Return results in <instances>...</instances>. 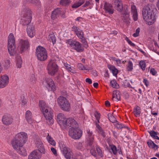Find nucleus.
I'll list each match as a JSON object with an SVG mask.
<instances>
[{"label": "nucleus", "instance_id": "5fc2aeb1", "mask_svg": "<svg viewBox=\"0 0 159 159\" xmlns=\"http://www.w3.org/2000/svg\"><path fill=\"white\" fill-rule=\"evenodd\" d=\"M109 120L112 123H116L117 121L115 118L113 116H111L110 117H109Z\"/></svg>", "mask_w": 159, "mask_h": 159}, {"label": "nucleus", "instance_id": "c756f323", "mask_svg": "<svg viewBox=\"0 0 159 159\" xmlns=\"http://www.w3.org/2000/svg\"><path fill=\"white\" fill-rule=\"evenodd\" d=\"M112 98L115 101H118L120 100V92L118 91H114L113 93Z\"/></svg>", "mask_w": 159, "mask_h": 159}, {"label": "nucleus", "instance_id": "13d9d810", "mask_svg": "<svg viewBox=\"0 0 159 159\" xmlns=\"http://www.w3.org/2000/svg\"><path fill=\"white\" fill-rule=\"evenodd\" d=\"M123 85L125 87H130V86L129 83L126 80H125L123 83Z\"/></svg>", "mask_w": 159, "mask_h": 159}, {"label": "nucleus", "instance_id": "1a4fd4ad", "mask_svg": "<svg viewBox=\"0 0 159 159\" xmlns=\"http://www.w3.org/2000/svg\"><path fill=\"white\" fill-rule=\"evenodd\" d=\"M35 53L38 59L40 61H44L47 58V53L46 50L43 47H38L36 48Z\"/></svg>", "mask_w": 159, "mask_h": 159}, {"label": "nucleus", "instance_id": "f3484780", "mask_svg": "<svg viewBox=\"0 0 159 159\" xmlns=\"http://www.w3.org/2000/svg\"><path fill=\"white\" fill-rule=\"evenodd\" d=\"M86 132V139L88 143L89 146H91L93 144L94 140L92 131L89 129H87Z\"/></svg>", "mask_w": 159, "mask_h": 159}, {"label": "nucleus", "instance_id": "603ef678", "mask_svg": "<svg viewBox=\"0 0 159 159\" xmlns=\"http://www.w3.org/2000/svg\"><path fill=\"white\" fill-rule=\"evenodd\" d=\"M131 12L132 14L137 13L136 7L134 5L131 6Z\"/></svg>", "mask_w": 159, "mask_h": 159}, {"label": "nucleus", "instance_id": "0e129e2a", "mask_svg": "<svg viewBox=\"0 0 159 159\" xmlns=\"http://www.w3.org/2000/svg\"><path fill=\"white\" fill-rule=\"evenodd\" d=\"M143 82L147 87L148 86L149 83V82L148 80L146 79H143Z\"/></svg>", "mask_w": 159, "mask_h": 159}, {"label": "nucleus", "instance_id": "6e6552de", "mask_svg": "<svg viewBox=\"0 0 159 159\" xmlns=\"http://www.w3.org/2000/svg\"><path fill=\"white\" fill-rule=\"evenodd\" d=\"M82 130L78 128V127H71L69 129V135L74 139H79L82 136Z\"/></svg>", "mask_w": 159, "mask_h": 159}, {"label": "nucleus", "instance_id": "de8ad7c7", "mask_svg": "<svg viewBox=\"0 0 159 159\" xmlns=\"http://www.w3.org/2000/svg\"><path fill=\"white\" fill-rule=\"evenodd\" d=\"M139 66L143 70H145L146 64L144 61H140L139 62Z\"/></svg>", "mask_w": 159, "mask_h": 159}, {"label": "nucleus", "instance_id": "4468645a", "mask_svg": "<svg viewBox=\"0 0 159 159\" xmlns=\"http://www.w3.org/2000/svg\"><path fill=\"white\" fill-rule=\"evenodd\" d=\"M66 124V126H62V128H66L67 126H69L74 128L75 127H78V125L77 123L75 120L72 118H70L66 119L65 122Z\"/></svg>", "mask_w": 159, "mask_h": 159}, {"label": "nucleus", "instance_id": "aec40b11", "mask_svg": "<svg viewBox=\"0 0 159 159\" xmlns=\"http://www.w3.org/2000/svg\"><path fill=\"white\" fill-rule=\"evenodd\" d=\"M35 144L38 148L37 150H38L40 153L44 154L45 151L43 144L41 140L40 139H38L36 141Z\"/></svg>", "mask_w": 159, "mask_h": 159}, {"label": "nucleus", "instance_id": "0eeeda50", "mask_svg": "<svg viewBox=\"0 0 159 159\" xmlns=\"http://www.w3.org/2000/svg\"><path fill=\"white\" fill-rule=\"evenodd\" d=\"M66 43L69 44L73 49L78 52H82L84 50L82 44L79 42L71 39H69L66 41Z\"/></svg>", "mask_w": 159, "mask_h": 159}, {"label": "nucleus", "instance_id": "4c0bfd02", "mask_svg": "<svg viewBox=\"0 0 159 159\" xmlns=\"http://www.w3.org/2000/svg\"><path fill=\"white\" fill-rule=\"evenodd\" d=\"M70 2V0H61L60 4L62 6H66L69 5Z\"/></svg>", "mask_w": 159, "mask_h": 159}, {"label": "nucleus", "instance_id": "bb28decb", "mask_svg": "<svg viewBox=\"0 0 159 159\" xmlns=\"http://www.w3.org/2000/svg\"><path fill=\"white\" fill-rule=\"evenodd\" d=\"M107 66L108 69L111 71L113 75L114 76H116L118 73V70L114 66L111 65H108Z\"/></svg>", "mask_w": 159, "mask_h": 159}, {"label": "nucleus", "instance_id": "37998d69", "mask_svg": "<svg viewBox=\"0 0 159 159\" xmlns=\"http://www.w3.org/2000/svg\"><path fill=\"white\" fill-rule=\"evenodd\" d=\"M31 3L39 7L41 6V2L39 0H32Z\"/></svg>", "mask_w": 159, "mask_h": 159}, {"label": "nucleus", "instance_id": "20e7f679", "mask_svg": "<svg viewBox=\"0 0 159 159\" xmlns=\"http://www.w3.org/2000/svg\"><path fill=\"white\" fill-rule=\"evenodd\" d=\"M11 144L13 148L16 150L18 153L23 156L27 155L26 150L23 147L24 143L20 140L14 138L12 141Z\"/></svg>", "mask_w": 159, "mask_h": 159}, {"label": "nucleus", "instance_id": "8fccbe9b", "mask_svg": "<svg viewBox=\"0 0 159 159\" xmlns=\"http://www.w3.org/2000/svg\"><path fill=\"white\" fill-rule=\"evenodd\" d=\"M77 67L79 69L81 70H88L84 67L83 65L80 63L78 64Z\"/></svg>", "mask_w": 159, "mask_h": 159}, {"label": "nucleus", "instance_id": "423d86ee", "mask_svg": "<svg viewBox=\"0 0 159 159\" xmlns=\"http://www.w3.org/2000/svg\"><path fill=\"white\" fill-rule=\"evenodd\" d=\"M57 101L59 107L63 111H68L70 110V104L65 97L60 96L57 99Z\"/></svg>", "mask_w": 159, "mask_h": 159}, {"label": "nucleus", "instance_id": "69168bd1", "mask_svg": "<svg viewBox=\"0 0 159 159\" xmlns=\"http://www.w3.org/2000/svg\"><path fill=\"white\" fill-rule=\"evenodd\" d=\"M85 81L87 83H88L89 84L92 83V81L89 78H87L85 80Z\"/></svg>", "mask_w": 159, "mask_h": 159}, {"label": "nucleus", "instance_id": "680f3d73", "mask_svg": "<svg viewBox=\"0 0 159 159\" xmlns=\"http://www.w3.org/2000/svg\"><path fill=\"white\" fill-rule=\"evenodd\" d=\"M150 73L153 75H154L157 73L156 71L155 70L154 68H151L150 70Z\"/></svg>", "mask_w": 159, "mask_h": 159}, {"label": "nucleus", "instance_id": "72a5a7b5", "mask_svg": "<svg viewBox=\"0 0 159 159\" xmlns=\"http://www.w3.org/2000/svg\"><path fill=\"white\" fill-rule=\"evenodd\" d=\"M64 66L65 68L69 72H70L72 73H75V71L73 69H72L71 66L67 64V63H64Z\"/></svg>", "mask_w": 159, "mask_h": 159}, {"label": "nucleus", "instance_id": "2eb2a0df", "mask_svg": "<svg viewBox=\"0 0 159 159\" xmlns=\"http://www.w3.org/2000/svg\"><path fill=\"white\" fill-rule=\"evenodd\" d=\"M9 78L6 75L2 76L0 78V88H3L7 86L9 83Z\"/></svg>", "mask_w": 159, "mask_h": 159}, {"label": "nucleus", "instance_id": "f8f14e48", "mask_svg": "<svg viewBox=\"0 0 159 159\" xmlns=\"http://www.w3.org/2000/svg\"><path fill=\"white\" fill-rule=\"evenodd\" d=\"M60 16L63 18L65 17L64 12L61 11L60 8H57L52 12L51 15V18L53 20H55Z\"/></svg>", "mask_w": 159, "mask_h": 159}, {"label": "nucleus", "instance_id": "7c9ffc66", "mask_svg": "<svg viewBox=\"0 0 159 159\" xmlns=\"http://www.w3.org/2000/svg\"><path fill=\"white\" fill-rule=\"evenodd\" d=\"M147 144L148 147L150 148L153 149L155 150L158 149V146L155 144L153 141L151 140H149L147 142Z\"/></svg>", "mask_w": 159, "mask_h": 159}, {"label": "nucleus", "instance_id": "e2e57ef3", "mask_svg": "<svg viewBox=\"0 0 159 159\" xmlns=\"http://www.w3.org/2000/svg\"><path fill=\"white\" fill-rule=\"evenodd\" d=\"M26 103V99H25L24 98H21V103L22 105H25Z\"/></svg>", "mask_w": 159, "mask_h": 159}, {"label": "nucleus", "instance_id": "79ce46f5", "mask_svg": "<svg viewBox=\"0 0 159 159\" xmlns=\"http://www.w3.org/2000/svg\"><path fill=\"white\" fill-rule=\"evenodd\" d=\"M139 107H137V108L134 110V113L136 117H139L140 116V111Z\"/></svg>", "mask_w": 159, "mask_h": 159}, {"label": "nucleus", "instance_id": "a19ab883", "mask_svg": "<svg viewBox=\"0 0 159 159\" xmlns=\"http://www.w3.org/2000/svg\"><path fill=\"white\" fill-rule=\"evenodd\" d=\"M110 83L112 87L113 88H115L116 89H118L119 88V84H117L116 81L115 80L111 81Z\"/></svg>", "mask_w": 159, "mask_h": 159}, {"label": "nucleus", "instance_id": "9b49d317", "mask_svg": "<svg viewBox=\"0 0 159 159\" xmlns=\"http://www.w3.org/2000/svg\"><path fill=\"white\" fill-rule=\"evenodd\" d=\"M43 84L49 91H54L55 89V86L53 81L50 78H46L43 82Z\"/></svg>", "mask_w": 159, "mask_h": 159}, {"label": "nucleus", "instance_id": "e433bc0d", "mask_svg": "<svg viewBox=\"0 0 159 159\" xmlns=\"http://www.w3.org/2000/svg\"><path fill=\"white\" fill-rule=\"evenodd\" d=\"M16 66L18 68H20L22 66V61L21 57L18 56L16 58Z\"/></svg>", "mask_w": 159, "mask_h": 159}, {"label": "nucleus", "instance_id": "49530a36", "mask_svg": "<svg viewBox=\"0 0 159 159\" xmlns=\"http://www.w3.org/2000/svg\"><path fill=\"white\" fill-rule=\"evenodd\" d=\"M96 149L98 156H99L100 157H102L103 156V155L101 150L98 147H96Z\"/></svg>", "mask_w": 159, "mask_h": 159}, {"label": "nucleus", "instance_id": "f257e3e1", "mask_svg": "<svg viewBox=\"0 0 159 159\" xmlns=\"http://www.w3.org/2000/svg\"><path fill=\"white\" fill-rule=\"evenodd\" d=\"M157 11L154 5L148 4L144 6L142 10V15L144 20L148 25L153 24L156 20V13Z\"/></svg>", "mask_w": 159, "mask_h": 159}, {"label": "nucleus", "instance_id": "dca6fc26", "mask_svg": "<svg viewBox=\"0 0 159 159\" xmlns=\"http://www.w3.org/2000/svg\"><path fill=\"white\" fill-rule=\"evenodd\" d=\"M15 138L20 140L21 142L25 144L27 140V134L24 132H21L17 134Z\"/></svg>", "mask_w": 159, "mask_h": 159}, {"label": "nucleus", "instance_id": "a211bd4d", "mask_svg": "<svg viewBox=\"0 0 159 159\" xmlns=\"http://www.w3.org/2000/svg\"><path fill=\"white\" fill-rule=\"evenodd\" d=\"M28 25L26 29L27 34L30 37L32 38L35 35V33L34 26L32 24H30Z\"/></svg>", "mask_w": 159, "mask_h": 159}, {"label": "nucleus", "instance_id": "3c124183", "mask_svg": "<svg viewBox=\"0 0 159 159\" xmlns=\"http://www.w3.org/2000/svg\"><path fill=\"white\" fill-rule=\"evenodd\" d=\"M80 39H81V42L83 44L84 47L85 48H87L88 47V45L86 39H85L84 37L83 38Z\"/></svg>", "mask_w": 159, "mask_h": 159}, {"label": "nucleus", "instance_id": "58836bf2", "mask_svg": "<svg viewBox=\"0 0 159 159\" xmlns=\"http://www.w3.org/2000/svg\"><path fill=\"white\" fill-rule=\"evenodd\" d=\"M150 136L153 138L159 140V137L157 135V133L154 131L148 132Z\"/></svg>", "mask_w": 159, "mask_h": 159}, {"label": "nucleus", "instance_id": "a878e982", "mask_svg": "<svg viewBox=\"0 0 159 159\" xmlns=\"http://www.w3.org/2000/svg\"><path fill=\"white\" fill-rule=\"evenodd\" d=\"M72 29L80 39L83 38V37H84V33L82 30L75 26H73L72 27Z\"/></svg>", "mask_w": 159, "mask_h": 159}, {"label": "nucleus", "instance_id": "412c9836", "mask_svg": "<svg viewBox=\"0 0 159 159\" xmlns=\"http://www.w3.org/2000/svg\"><path fill=\"white\" fill-rule=\"evenodd\" d=\"M20 51L24 52L29 47L30 45L28 40H21L20 42Z\"/></svg>", "mask_w": 159, "mask_h": 159}, {"label": "nucleus", "instance_id": "f704fd0d", "mask_svg": "<svg viewBox=\"0 0 159 159\" xmlns=\"http://www.w3.org/2000/svg\"><path fill=\"white\" fill-rule=\"evenodd\" d=\"M129 15L127 13H124L122 16V19L124 22L128 24L129 22Z\"/></svg>", "mask_w": 159, "mask_h": 159}, {"label": "nucleus", "instance_id": "09e8293b", "mask_svg": "<svg viewBox=\"0 0 159 159\" xmlns=\"http://www.w3.org/2000/svg\"><path fill=\"white\" fill-rule=\"evenodd\" d=\"M110 147L114 155H116L117 153L116 147L113 145H110Z\"/></svg>", "mask_w": 159, "mask_h": 159}, {"label": "nucleus", "instance_id": "4be33fe9", "mask_svg": "<svg viewBox=\"0 0 159 159\" xmlns=\"http://www.w3.org/2000/svg\"><path fill=\"white\" fill-rule=\"evenodd\" d=\"M104 8L106 12L110 14H112L114 13V9L112 5L107 2H105L104 3Z\"/></svg>", "mask_w": 159, "mask_h": 159}, {"label": "nucleus", "instance_id": "ddd939ff", "mask_svg": "<svg viewBox=\"0 0 159 159\" xmlns=\"http://www.w3.org/2000/svg\"><path fill=\"white\" fill-rule=\"evenodd\" d=\"M60 148L65 158L66 159H70L72 153L70 149L64 144L60 146Z\"/></svg>", "mask_w": 159, "mask_h": 159}, {"label": "nucleus", "instance_id": "393cba45", "mask_svg": "<svg viewBox=\"0 0 159 159\" xmlns=\"http://www.w3.org/2000/svg\"><path fill=\"white\" fill-rule=\"evenodd\" d=\"M115 7L116 10L121 12L123 10V5L121 0H114Z\"/></svg>", "mask_w": 159, "mask_h": 159}, {"label": "nucleus", "instance_id": "cd10ccee", "mask_svg": "<svg viewBox=\"0 0 159 159\" xmlns=\"http://www.w3.org/2000/svg\"><path fill=\"white\" fill-rule=\"evenodd\" d=\"M32 114L31 112L29 110L27 111L25 114V118L27 121L30 124L32 123Z\"/></svg>", "mask_w": 159, "mask_h": 159}, {"label": "nucleus", "instance_id": "c9c22d12", "mask_svg": "<svg viewBox=\"0 0 159 159\" xmlns=\"http://www.w3.org/2000/svg\"><path fill=\"white\" fill-rule=\"evenodd\" d=\"M47 139L48 143L51 145L55 146L56 145V142L52 138L49 134H48V136L46 137Z\"/></svg>", "mask_w": 159, "mask_h": 159}, {"label": "nucleus", "instance_id": "6ab92c4d", "mask_svg": "<svg viewBox=\"0 0 159 159\" xmlns=\"http://www.w3.org/2000/svg\"><path fill=\"white\" fill-rule=\"evenodd\" d=\"M57 120L58 124L61 128L63 126H66V124L65 122L66 119L65 117L64 114L61 113L59 114L57 116Z\"/></svg>", "mask_w": 159, "mask_h": 159}, {"label": "nucleus", "instance_id": "7ed1b4c3", "mask_svg": "<svg viewBox=\"0 0 159 159\" xmlns=\"http://www.w3.org/2000/svg\"><path fill=\"white\" fill-rule=\"evenodd\" d=\"M22 13L23 16L20 21L22 24L23 25L30 24L32 18V12L28 7H25L22 10Z\"/></svg>", "mask_w": 159, "mask_h": 159}, {"label": "nucleus", "instance_id": "774afa93", "mask_svg": "<svg viewBox=\"0 0 159 159\" xmlns=\"http://www.w3.org/2000/svg\"><path fill=\"white\" fill-rule=\"evenodd\" d=\"M74 159H82V156L80 155L76 156Z\"/></svg>", "mask_w": 159, "mask_h": 159}, {"label": "nucleus", "instance_id": "9d476101", "mask_svg": "<svg viewBox=\"0 0 159 159\" xmlns=\"http://www.w3.org/2000/svg\"><path fill=\"white\" fill-rule=\"evenodd\" d=\"M58 69V67L56 62V61L51 60L48 65V73L51 75H53L57 71Z\"/></svg>", "mask_w": 159, "mask_h": 159}, {"label": "nucleus", "instance_id": "473e14b6", "mask_svg": "<svg viewBox=\"0 0 159 159\" xmlns=\"http://www.w3.org/2000/svg\"><path fill=\"white\" fill-rule=\"evenodd\" d=\"M84 1V0H79L78 2L73 4L71 7L72 8H77L83 4Z\"/></svg>", "mask_w": 159, "mask_h": 159}, {"label": "nucleus", "instance_id": "338daca9", "mask_svg": "<svg viewBox=\"0 0 159 159\" xmlns=\"http://www.w3.org/2000/svg\"><path fill=\"white\" fill-rule=\"evenodd\" d=\"M128 43L131 46L134 47L135 46V44L131 42L130 40L128 42Z\"/></svg>", "mask_w": 159, "mask_h": 159}, {"label": "nucleus", "instance_id": "4d7b16f0", "mask_svg": "<svg viewBox=\"0 0 159 159\" xmlns=\"http://www.w3.org/2000/svg\"><path fill=\"white\" fill-rule=\"evenodd\" d=\"M139 32L140 29L138 28L136 30V33L133 34V36L134 37H136L138 36Z\"/></svg>", "mask_w": 159, "mask_h": 159}, {"label": "nucleus", "instance_id": "052dcab7", "mask_svg": "<svg viewBox=\"0 0 159 159\" xmlns=\"http://www.w3.org/2000/svg\"><path fill=\"white\" fill-rule=\"evenodd\" d=\"M51 150L52 152L53 153V154L54 155L57 156V150L55 149L53 147H52L51 148Z\"/></svg>", "mask_w": 159, "mask_h": 159}, {"label": "nucleus", "instance_id": "ea45409f", "mask_svg": "<svg viewBox=\"0 0 159 159\" xmlns=\"http://www.w3.org/2000/svg\"><path fill=\"white\" fill-rule=\"evenodd\" d=\"M3 64L5 69H8L10 67L11 61L7 59L5 60Z\"/></svg>", "mask_w": 159, "mask_h": 159}, {"label": "nucleus", "instance_id": "a18cd8bd", "mask_svg": "<svg viewBox=\"0 0 159 159\" xmlns=\"http://www.w3.org/2000/svg\"><path fill=\"white\" fill-rule=\"evenodd\" d=\"M115 126L118 129H121L125 127L124 125L120 123L118 121L115 124Z\"/></svg>", "mask_w": 159, "mask_h": 159}, {"label": "nucleus", "instance_id": "5701e85b", "mask_svg": "<svg viewBox=\"0 0 159 159\" xmlns=\"http://www.w3.org/2000/svg\"><path fill=\"white\" fill-rule=\"evenodd\" d=\"M2 121L5 125H10L12 122L13 119L9 115H5L3 116Z\"/></svg>", "mask_w": 159, "mask_h": 159}, {"label": "nucleus", "instance_id": "bf43d9fd", "mask_svg": "<svg viewBox=\"0 0 159 159\" xmlns=\"http://www.w3.org/2000/svg\"><path fill=\"white\" fill-rule=\"evenodd\" d=\"M133 15V18L134 20V21H136L138 19V13H134L132 14Z\"/></svg>", "mask_w": 159, "mask_h": 159}, {"label": "nucleus", "instance_id": "c03bdc74", "mask_svg": "<svg viewBox=\"0 0 159 159\" xmlns=\"http://www.w3.org/2000/svg\"><path fill=\"white\" fill-rule=\"evenodd\" d=\"M133 69V64L132 61H129L127 67V70L128 71H131Z\"/></svg>", "mask_w": 159, "mask_h": 159}, {"label": "nucleus", "instance_id": "f03ea898", "mask_svg": "<svg viewBox=\"0 0 159 159\" xmlns=\"http://www.w3.org/2000/svg\"><path fill=\"white\" fill-rule=\"evenodd\" d=\"M39 106L40 109L43 112L47 122L49 125H51L53 123V113L52 110L48 107L46 103L43 101L39 102Z\"/></svg>", "mask_w": 159, "mask_h": 159}, {"label": "nucleus", "instance_id": "2f4dec72", "mask_svg": "<svg viewBox=\"0 0 159 159\" xmlns=\"http://www.w3.org/2000/svg\"><path fill=\"white\" fill-rule=\"evenodd\" d=\"M49 40L52 42L53 44L55 43L56 41V38L53 32H51L48 36Z\"/></svg>", "mask_w": 159, "mask_h": 159}, {"label": "nucleus", "instance_id": "b1692460", "mask_svg": "<svg viewBox=\"0 0 159 159\" xmlns=\"http://www.w3.org/2000/svg\"><path fill=\"white\" fill-rule=\"evenodd\" d=\"M41 154L38 150H34L29 155L28 159H39Z\"/></svg>", "mask_w": 159, "mask_h": 159}, {"label": "nucleus", "instance_id": "864d4df0", "mask_svg": "<svg viewBox=\"0 0 159 159\" xmlns=\"http://www.w3.org/2000/svg\"><path fill=\"white\" fill-rule=\"evenodd\" d=\"M95 117L96 118V120H97L98 122V123L99 122V120L100 119V114L99 113L97 112L95 114Z\"/></svg>", "mask_w": 159, "mask_h": 159}, {"label": "nucleus", "instance_id": "39448f33", "mask_svg": "<svg viewBox=\"0 0 159 159\" xmlns=\"http://www.w3.org/2000/svg\"><path fill=\"white\" fill-rule=\"evenodd\" d=\"M7 47L9 53L11 56H14L16 53L15 38L14 34L11 33L8 36Z\"/></svg>", "mask_w": 159, "mask_h": 159}, {"label": "nucleus", "instance_id": "c85d7f7f", "mask_svg": "<svg viewBox=\"0 0 159 159\" xmlns=\"http://www.w3.org/2000/svg\"><path fill=\"white\" fill-rule=\"evenodd\" d=\"M96 127L97 128L96 130L103 137H105L106 136L105 132L102 129V128L97 123L96 124Z\"/></svg>", "mask_w": 159, "mask_h": 159}, {"label": "nucleus", "instance_id": "6e6d98bb", "mask_svg": "<svg viewBox=\"0 0 159 159\" xmlns=\"http://www.w3.org/2000/svg\"><path fill=\"white\" fill-rule=\"evenodd\" d=\"M90 153L93 156L96 157L97 156V153L96 151L93 149H91L90 150Z\"/></svg>", "mask_w": 159, "mask_h": 159}]
</instances>
